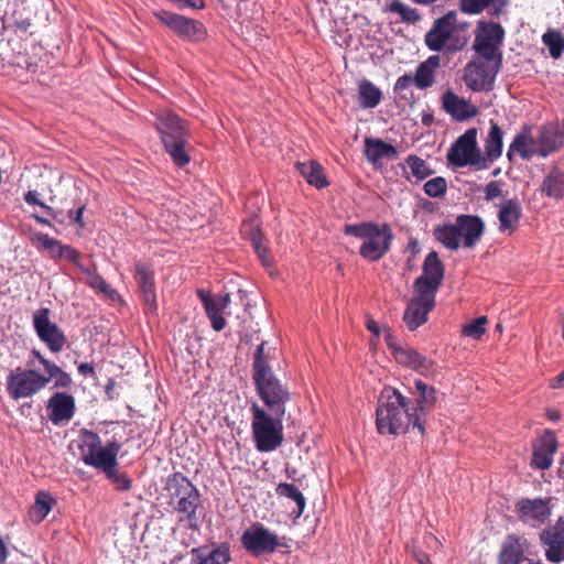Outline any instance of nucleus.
Returning <instances> with one entry per match:
<instances>
[{"instance_id": "obj_1", "label": "nucleus", "mask_w": 564, "mask_h": 564, "mask_svg": "<svg viewBox=\"0 0 564 564\" xmlns=\"http://www.w3.org/2000/svg\"><path fill=\"white\" fill-rule=\"evenodd\" d=\"M120 448V444L116 441L102 446L99 435L94 431L83 429L79 432L78 449L83 463L102 470L117 490L127 491L131 488V479L124 473L116 470Z\"/></svg>"}, {"instance_id": "obj_2", "label": "nucleus", "mask_w": 564, "mask_h": 564, "mask_svg": "<svg viewBox=\"0 0 564 564\" xmlns=\"http://www.w3.org/2000/svg\"><path fill=\"white\" fill-rule=\"evenodd\" d=\"M377 431L381 435L406 433L414 427V415L409 408V400L397 389H384L378 400L376 410Z\"/></svg>"}, {"instance_id": "obj_3", "label": "nucleus", "mask_w": 564, "mask_h": 564, "mask_svg": "<svg viewBox=\"0 0 564 564\" xmlns=\"http://www.w3.org/2000/svg\"><path fill=\"white\" fill-rule=\"evenodd\" d=\"M154 124L173 163L178 167L187 165L189 131L185 122L173 111L162 110L155 116Z\"/></svg>"}, {"instance_id": "obj_4", "label": "nucleus", "mask_w": 564, "mask_h": 564, "mask_svg": "<svg viewBox=\"0 0 564 564\" xmlns=\"http://www.w3.org/2000/svg\"><path fill=\"white\" fill-rule=\"evenodd\" d=\"M344 234L362 240L359 253L371 262L379 261L390 250L393 239L391 227L386 223L349 224L345 226Z\"/></svg>"}, {"instance_id": "obj_5", "label": "nucleus", "mask_w": 564, "mask_h": 564, "mask_svg": "<svg viewBox=\"0 0 564 564\" xmlns=\"http://www.w3.org/2000/svg\"><path fill=\"white\" fill-rule=\"evenodd\" d=\"M251 433L254 447L260 453H270L283 443V417L285 414L267 411L257 403L250 406Z\"/></svg>"}, {"instance_id": "obj_6", "label": "nucleus", "mask_w": 564, "mask_h": 564, "mask_svg": "<svg viewBox=\"0 0 564 564\" xmlns=\"http://www.w3.org/2000/svg\"><path fill=\"white\" fill-rule=\"evenodd\" d=\"M457 13L448 11L433 22L431 30L425 34L424 41L433 52H458L465 46V41L457 34Z\"/></svg>"}, {"instance_id": "obj_7", "label": "nucleus", "mask_w": 564, "mask_h": 564, "mask_svg": "<svg viewBox=\"0 0 564 564\" xmlns=\"http://www.w3.org/2000/svg\"><path fill=\"white\" fill-rule=\"evenodd\" d=\"M252 379L256 392L263 402L264 409L270 412L285 414L286 404L291 400L288 386L282 383L272 370L252 376Z\"/></svg>"}, {"instance_id": "obj_8", "label": "nucleus", "mask_w": 564, "mask_h": 564, "mask_svg": "<svg viewBox=\"0 0 564 564\" xmlns=\"http://www.w3.org/2000/svg\"><path fill=\"white\" fill-rule=\"evenodd\" d=\"M448 162L457 167L474 166L476 170L488 167L486 158L477 147V129H467L447 152Z\"/></svg>"}, {"instance_id": "obj_9", "label": "nucleus", "mask_w": 564, "mask_h": 564, "mask_svg": "<svg viewBox=\"0 0 564 564\" xmlns=\"http://www.w3.org/2000/svg\"><path fill=\"white\" fill-rule=\"evenodd\" d=\"M505 35V29L500 23L479 20L475 30L473 48L481 58L502 61L500 46Z\"/></svg>"}, {"instance_id": "obj_10", "label": "nucleus", "mask_w": 564, "mask_h": 564, "mask_svg": "<svg viewBox=\"0 0 564 564\" xmlns=\"http://www.w3.org/2000/svg\"><path fill=\"white\" fill-rule=\"evenodd\" d=\"M283 540L260 522H254L246 529L240 538L242 547L253 556L272 554L279 547L286 546Z\"/></svg>"}, {"instance_id": "obj_11", "label": "nucleus", "mask_w": 564, "mask_h": 564, "mask_svg": "<svg viewBox=\"0 0 564 564\" xmlns=\"http://www.w3.org/2000/svg\"><path fill=\"white\" fill-rule=\"evenodd\" d=\"M501 67L500 59L469 62L464 68V82L473 91H489L494 88L496 76Z\"/></svg>"}, {"instance_id": "obj_12", "label": "nucleus", "mask_w": 564, "mask_h": 564, "mask_svg": "<svg viewBox=\"0 0 564 564\" xmlns=\"http://www.w3.org/2000/svg\"><path fill=\"white\" fill-rule=\"evenodd\" d=\"M48 383V378L35 370L17 368L7 378V391L13 400L30 398Z\"/></svg>"}, {"instance_id": "obj_13", "label": "nucleus", "mask_w": 564, "mask_h": 564, "mask_svg": "<svg viewBox=\"0 0 564 564\" xmlns=\"http://www.w3.org/2000/svg\"><path fill=\"white\" fill-rule=\"evenodd\" d=\"M50 313L47 307L36 310L33 313V327L40 340L53 354H58L64 349L67 338L57 324L51 321Z\"/></svg>"}, {"instance_id": "obj_14", "label": "nucleus", "mask_w": 564, "mask_h": 564, "mask_svg": "<svg viewBox=\"0 0 564 564\" xmlns=\"http://www.w3.org/2000/svg\"><path fill=\"white\" fill-rule=\"evenodd\" d=\"M520 521L531 528H540L552 514L551 498H521L514 505Z\"/></svg>"}, {"instance_id": "obj_15", "label": "nucleus", "mask_w": 564, "mask_h": 564, "mask_svg": "<svg viewBox=\"0 0 564 564\" xmlns=\"http://www.w3.org/2000/svg\"><path fill=\"white\" fill-rule=\"evenodd\" d=\"M530 542L523 535L510 533L505 536L498 553V564H544L530 557Z\"/></svg>"}, {"instance_id": "obj_16", "label": "nucleus", "mask_w": 564, "mask_h": 564, "mask_svg": "<svg viewBox=\"0 0 564 564\" xmlns=\"http://www.w3.org/2000/svg\"><path fill=\"white\" fill-rule=\"evenodd\" d=\"M155 17L162 24L187 41L198 42L205 39L206 29L197 20L165 10L155 12Z\"/></svg>"}, {"instance_id": "obj_17", "label": "nucleus", "mask_w": 564, "mask_h": 564, "mask_svg": "<svg viewBox=\"0 0 564 564\" xmlns=\"http://www.w3.org/2000/svg\"><path fill=\"white\" fill-rule=\"evenodd\" d=\"M422 270V275L414 282L415 291H424L436 295L444 278V265L436 251L426 254Z\"/></svg>"}, {"instance_id": "obj_18", "label": "nucleus", "mask_w": 564, "mask_h": 564, "mask_svg": "<svg viewBox=\"0 0 564 564\" xmlns=\"http://www.w3.org/2000/svg\"><path fill=\"white\" fill-rule=\"evenodd\" d=\"M435 296L432 293L416 291L403 314V321L410 330H415L427 321L429 313L435 306Z\"/></svg>"}, {"instance_id": "obj_19", "label": "nucleus", "mask_w": 564, "mask_h": 564, "mask_svg": "<svg viewBox=\"0 0 564 564\" xmlns=\"http://www.w3.org/2000/svg\"><path fill=\"white\" fill-rule=\"evenodd\" d=\"M540 542L544 547V556L550 563L564 562V519L560 518L540 533Z\"/></svg>"}, {"instance_id": "obj_20", "label": "nucleus", "mask_w": 564, "mask_h": 564, "mask_svg": "<svg viewBox=\"0 0 564 564\" xmlns=\"http://www.w3.org/2000/svg\"><path fill=\"white\" fill-rule=\"evenodd\" d=\"M414 387L417 393L415 405L412 408L414 415V429H417L421 435L425 434L423 417L431 411L437 402L436 390L422 380H415Z\"/></svg>"}, {"instance_id": "obj_21", "label": "nucleus", "mask_w": 564, "mask_h": 564, "mask_svg": "<svg viewBox=\"0 0 564 564\" xmlns=\"http://www.w3.org/2000/svg\"><path fill=\"white\" fill-rule=\"evenodd\" d=\"M170 506H172L174 511L181 514L180 521L186 520L188 522V529L198 530L204 510L202 496L198 489L192 494L189 492V495L176 500Z\"/></svg>"}, {"instance_id": "obj_22", "label": "nucleus", "mask_w": 564, "mask_h": 564, "mask_svg": "<svg viewBox=\"0 0 564 564\" xmlns=\"http://www.w3.org/2000/svg\"><path fill=\"white\" fill-rule=\"evenodd\" d=\"M557 449V440L551 430H546L533 445L531 467L539 470L549 469Z\"/></svg>"}, {"instance_id": "obj_23", "label": "nucleus", "mask_w": 564, "mask_h": 564, "mask_svg": "<svg viewBox=\"0 0 564 564\" xmlns=\"http://www.w3.org/2000/svg\"><path fill=\"white\" fill-rule=\"evenodd\" d=\"M46 409L54 425L67 423L75 414V399L66 392H56L48 399Z\"/></svg>"}, {"instance_id": "obj_24", "label": "nucleus", "mask_w": 564, "mask_h": 564, "mask_svg": "<svg viewBox=\"0 0 564 564\" xmlns=\"http://www.w3.org/2000/svg\"><path fill=\"white\" fill-rule=\"evenodd\" d=\"M539 156L547 158L564 145V126L546 123L540 128L538 135Z\"/></svg>"}, {"instance_id": "obj_25", "label": "nucleus", "mask_w": 564, "mask_h": 564, "mask_svg": "<svg viewBox=\"0 0 564 564\" xmlns=\"http://www.w3.org/2000/svg\"><path fill=\"white\" fill-rule=\"evenodd\" d=\"M442 107L456 121H465L478 113V108L454 91L447 90L442 96Z\"/></svg>"}, {"instance_id": "obj_26", "label": "nucleus", "mask_w": 564, "mask_h": 564, "mask_svg": "<svg viewBox=\"0 0 564 564\" xmlns=\"http://www.w3.org/2000/svg\"><path fill=\"white\" fill-rule=\"evenodd\" d=\"M456 225L459 229L462 243L465 248H473L476 246L485 229L482 219L474 215H459L456 218Z\"/></svg>"}, {"instance_id": "obj_27", "label": "nucleus", "mask_w": 564, "mask_h": 564, "mask_svg": "<svg viewBox=\"0 0 564 564\" xmlns=\"http://www.w3.org/2000/svg\"><path fill=\"white\" fill-rule=\"evenodd\" d=\"M393 357L399 365L408 367L422 375H429L434 369V362L431 359L409 346H401Z\"/></svg>"}, {"instance_id": "obj_28", "label": "nucleus", "mask_w": 564, "mask_h": 564, "mask_svg": "<svg viewBox=\"0 0 564 564\" xmlns=\"http://www.w3.org/2000/svg\"><path fill=\"white\" fill-rule=\"evenodd\" d=\"M522 216V207L517 198L505 199L499 205L498 220L499 231L511 234L516 230Z\"/></svg>"}, {"instance_id": "obj_29", "label": "nucleus", "mask_w": 564, "mask_h": 564, "mask_svg": "<svg viewBox=\"0 0 564 564\" xmlns=\"http://www.w3.org/2000/svg\"><path fill=\"white\" fill-rule=\"evenodd\" d=\"M230 560L228 543H221L210 551L206 546L191 550V564H227Z\"/></svg>"}, {"instance_id": "obj_30", "label": "nucleus", "mask_w": 564, "mask_h": 564, "mask_svg": "<svg viewBox=\"0 0 564 564\" xmlns=\"http://www.w3.org/2000/svg\"><path fill=\"white\" fill-rule=\"evenodd\" d=\"M511 151H517L522 160H530L539 156L538 139L533 137V129L530 124H523L511 142Z\"/></svg>"}, {"instance_id": "obj_31", "label": "nucleus", "mask_w": 564, "mask_h": 564, "mask_svg": "<svg viewBox=\"0 0 564 564\" xmlns=\"http://www.w3.org/2000/svg\"><path fill=\"white\" fill-rule=\"evenodd\" d=\"M134 279L142 293L144 303L149 308H153L156 302L154 273L153 270L143 262L135 264Z\"/></svg>"}, {"instance_id": "obj_32", "label": "nucleus", "mask_w": 564, "mask_h": 564, "mask_svg": "<svg viewBox=\"0 0 564 564\" xmlns=\"http://www.w3.org/2000/svg\"><path fill=\"white\" fill-rule=\"evenodd\" d=\"M441 57L431 55L424 62L420 63L414 74V85L424 90L435 84V72L440 67Z\"/></svg>"}, {"instance_id": "obj_33", "label": "nucleus", "mask_w": 564, "mask_h": 564, "mask_svg": "<svg viewBox=\"0 0 564 564\" xmlns=\"http://www.w3.org/2000/svg\"><path fill=\"white\" fill-rule=\"evenodd\" d=\"M365 155L367 160L376 165L381 159L393 160L398 151L397 149L390 144L384 142L381 139L376 138H366L365 139Z\"/></svg>"}, {"instance_id": "obj_34", "label": "nucleus", "mask_w": 564, "mask_h": 564, "mask_svg": "<svg viewBox=\"0 0 564 564\" xmlns=\"http://www.w3.org/2000/svg\"><path fill=\"white\" fill-rule=\"evenodd\" d=\"M165 489L171 499L170 505L197 490V487L182 473L170 475L165 482Z\"/></svg>"}, {"instance_id": "obj_35", "label": "nucleus", "mask_w": 564, "mask_h": 564, "mask_svg": "<svg viewBox=\"0 0 564 564\" xmlns=\"http://www.w3.org/2000/svg\"><path fill=\"white\" fill-rule=\"evenodd\" d=\"M541 192L545 196L560 200L564 197V170L553 167L541 184Z\"/></svg>"}, {"instance_id": "obj_36", "label": "nucleus", "mask_w": 564, "mask_h": 564, "mask_svg": "<svg viewBox=\"0 0 564 564\" xmlns=\"http://www.w3.org/2000/svg\"><path fill=\"white\" fill-rule=\"evenodd\" d=\"M489 124L490 129L485 140V158L487 161L494 162L502 154L503 131L494 120H490Z\"/></svg>"}, {"instance_id": "obj_37", "label": "nucleus", "mask_w": 564, "mask_h": 564, "mask_svg": "<svg viewBox=\"0 0 564 564\" xmlns=\"http://www.w3.org/2000/svg\"><path fill=\"white\" fill-rule=\"evenodd\" d=\"M197 294L203 303L204 310L210 321L213 329L216 332L223 330L226 326V321L223 316L225 310L220 308L218 303L204 291L198 290Z\"/></svg>"}, {"instance_id": "obj_38", "label": "nucleus", "mask_w": 564, "mask_h": 564, "mask_svg": "<svg viewBox=\"0 0 564 564\" xmlns=\"http://www.w3.org/2000/svg\"><path fill=\"white\" fill-rule=\"evenodd\" d=\"M382 98L381 90L370 80L362 79L358 84V104L362 109L377 107Z\"/></svg>"}, {"instance_id": "obj_39", "label": "nucleus", "mask_w": 564, "mask_h": 564, "mask_svg": "<svg viewBox=\"0 0 564 564\" xmlns=\"http://www.w3.org/2000/svg\"><path fill=\"white\" fill-rule=\"evenodd\" d=\"M434 237L437 241H440L445 248L455 251L462 245V237L459 234V229L455 224H443L437 226L434 229Z\"/></svg>"}, {"instance_id": "obj_40", "label": "nucleus", "mask_w": 564, "mask_h": 564, "mask_svg": "<svg viewBox=\"0 0 564 564\" xmlns=\"http://www.w3.org/2000/svg\"><path fill=\"white\" fill-rule=\"evenodd\" d=\"M297 171L303 177L314 185L316 188H323L327 185L325 175L323 174L322 166L316 162H302L296 164Z\"/></svg>"}, {"instance_id": "obj_41", "label": "nucleus", "mask_w": 564, "mask_h": 564, "mask_svg": "<svg viewBox=\"0 0 564 564\" xmlns=\"http://www.w3.org/2000/svg\"><path fill=\"white\" fill-rule=\"evenodd\" d=\"M54 503L55 500L50 494L44 491L39 492L36 495L35 502L30 510L31 520L35 523L42 522L52 510Z\"/></svg>"}, {"instance_id": "obj_42", "label": "nucleus", "mask_w": 564, "mask_h": 564, "mask_svg": "<svg viewBox=\"0 0 564 564\" xmlns=\"http://www.w3.org/2000/svg\"><path fill=\"white\" fill-rule=\"evenodd\" d=\"M82 272H84L86 278V284L96 290L97 292L104 294L106 297L115 301L119 297L116 290H113L106 281L105 279L99 275L97 272L91 271L87 268H80Z\"/></svg>"}, {"instance_id": "obj_43", "label": "nucleus", "mask_w": 564, "mask_h": 564, "mask_svg": "<svg viewBox=\"0 0 564 564\" xmlns=\"http://www.w3.org/2000/svg\"><path fill=\"white\" fill-rule=\"evenodd\" d=\"M275 492L279 497L286 498L295 502L297 508L296 517H300L304 512L306 506L305 497L295 485L281 482L276 486Z\"/></svg>"}, {"instance_id": "obj_44", "label": "nucleus", "mask_w": 564, "mask_h": 564, "mask_svg": "<svg viewBox=\"0 0 564 564\" xmlns=\"http://www.w3.org/2000/svg\"><path fill=\"white\" fill-rule=\"evenodd\" d=\"M542 42L547 47L551 57L558 59L564 53V36L563 34L553 29H549L542 35Z\"/></svg>"}, {"instance_id": "obj_45", "label": "nucleus", "mask_w": 564, "mask_h": 564, "mask_svg": "<svg viewBox=\"0 0 564 564\" xmlns=\"http://www.w3.org/2000/svg\"><path fill=\"white\" fill-rule=\"evenodd\" d=\"M405 165L410 169L411 175L415 177L416 181H423L433 174V170L430 167L429 163L415 154L406 156Z\"/></svg>"}, {"instance_id": "obj_46", "label": "nucleus", "mask_w": 564, "mask_h": 564, "mask_svg": "<svg viewBox=\"0 0 564 564\" xmlns=\"http://www.w3.org/2000/svg\"><path fill=\"white\" fill-rule=\"evenodd\" d=\"M35 239L41 243L52 259H62V252L66 245H63L59 240L50 237L46 234H35Z\"/></svg>"}, {"instance_id": "obj_47", "label": "nucleus", "mask_w": 564, "mask_h": 564, "mask_svg": "<svg viewBox=\"0 0 564 564\" xmlns=\"http://www.w3.org/2000/svg\"><path fill=\"white\" fill-rule=\"evenodd\" d=\"M389 11L399 14L404 22L415 23L420 20V14L416 9L410 8L399 0L390 2Z\"/></svg>"}, {"instance_id": "obj_48", "label": "nucleus", "mask_w": 564, "mask_h": 564, "mask_svg": "<svg viewBox=\"0 0 564 564\" xmlns=\"http://www.w3.org/2000/svg\"><path fill=\"white\" fill-rule=\"evenodd\" d=\"M486 316H479L463 327V334L474 339H479L486 332Z\"/></svg>"}, {"instance_id": "obj_49", "label": "nucleus", "mask_w": 564, "mask_h": 564, "mask_svg": "<svg viewBox=\"0 0 564 564\" xmlns=\"http://www.w3.org/2000/svg\"><path fill=\"white\" fill-rule=\"evenodd\" d=\"M267 359L264 358V343H261L256 348L252 362V376H258L267 371H271Z\"/></svg>"}, {"instance_id": "obj_50", "label": "nucleus", "mask_w": 564, "mask_h": 564, "mask_svg": "<svg viewBox=\"0 0 564 564\" xmlns=\"http://www.w3.org/2000/svg\"><path fill=\"white\" fill-rule=\"evenodd\" d=\"M447 183L442 176L434 177L424 184V192L430 197H441L446 193Z\"/></svg>"}, {"instance_id": "obj_51", "label": "nucleus", "mask_w": 564, "mask_h": 564, "mask_svg": "<svg viewBox=\"0 0 564 564\" xmlns=\"http://www.w3.org/2000/svg\"><path fill=\"white\" fill-rule=\"evenodd\" d=\"M459 9L463 13L469 15H477L489 8L486 0H458Z\"/></svg>"}, {"instance_id": "obj_52", "label": "nucleus", "mask_w": 564, "mask_h": 564, "mask_svg": "<svg viewBox=\"0 0 564 564\" xmlns=\"http://www.w3.org/2000/svg\"><path fill=\"white\" fill-rule=\"evenodd\" d=\"M258 228V225L256 226ZM250 240L257 252L258 257L261 259L264 265L270 263L269 261V250L262 242V237L260 231L257 229L254 232L250 234Z\"/></svg>"}, {"instance_id": "obj_53", "label": "nucleus", "mask_w": 564, "mask_h": 564, "mask_svg": "<svg viewBox=\"0 0 564 564\" xmlns=\"http://www.w3.org/2000/svg\"><path fill=\"white\" fill-rule=\"evenodd\" d=\"M40 193L37 191H29L24 194V200L29 205H37L42 207L50 216L56 217L55 210L39 199Z\"/></svg>"}, {"instance_id": "obj_54", "label": "nucleus", "mask_w": 564, "mask_h": 564, "mask_svg": "<svg viewBox=\"0 0 564 564\" xmlns=\"http://www.w3.org/2000/svg\"><path fill=\"white\" fill-rule=\"evenodd\" d=\"M501 194H502V189H501L500 184L496 181H491L485 187L484 198L487 202H491L495 198L501 196Z\"/></svg>"}, {"instance_id": "obj_55", "label": "nucleus", "mask_w": 564, "mask_h": 564, "mask_svg": "<svg viewBox=\"0 0 564 564\" xmlns=\"http://www.w3.org/2000/svg\"><path fill=\"white\" fill-rule=\"evenodd\" d=\"M383 337H384V341L389 348V350L391 351L392 356L395 355V351L402 346L398 343L395 336L393 335V333L391 332L390 328L388 327H384L383 328Z\"/></svg>"}, {"instance_id": "obj_56", "label": "nucleus", "mask_w": 564, "mask_h": 564, "mask_svg": "<svg viewBox=\"0 0 564 564\" xmlns=\"http://www.w3.org/2000/svg\"><path fill=\"white\" fill-rule=\"evenodd\" d=\"M412 84H414V76L411 74H404L397 79L393 89L395 93L400 94L408 89Z\"/></svg>"}, {"instance_id": "obj_57", "label": "nucleus", "mask_w": 564, "mask_h": 564, "mask_svg": "<svg viewBox=\"0 0 564 564\" xmlns=\"http://www.w3.org/2000/svg\"><path fill=\"white\" fill-rule=\"evenodd\" d=\"M53 378L55 379V388H67L72 383L70 376L67 372L63 371L61 368L58 372L54 373Z\"/></svg>"}, {"instance_id": "obj_58", "label": "nucleus", "mask_w": 564, "mask_h": 564, "mask_svg": "<svg viewBox=\"0 0 564 564\" xmlns=\"http://www.w3.org/2000/svg\"><path fill=\"white\" fill-rule=\"evenodd\" d=\"M41 365L44 367V370L46 372L45 378H48V382L51 379H53L54 373L59 371V367L55 365L54 362L50 361L48 359L41 357Z\"/></svg>"}, {"instance_id": "obj_59", "label": "nucleus", "mask_w": 564, "mask_h": 564, "mask_svg": "<svg viewBox=\"0 0 564 564\" xmlns=\"http://www.w3.org/2000/svg\"><path fill=\"white\" fill-rule=\"evenodd\" d=\"M508 6V0H497L489 6V14L491 17H500L502 14L505 8Z\"/></svg>"}, {"instance_id": "obj_60", "label": "nucleus", "mask_w": 564, "mask_h": 564, "mask_svg": "<svg viewBox=\"0 0 564 564\" xmlns=\"http://www.w3.org/2000/svg\"><path fill=\"white\" fill-rule=\"evenodd\" d=\"M62 258H65L69 262L76 264L79 260V252L76 249L72 248L70 246L66 245L62 252Z\"/></svg>"}, {"instance_id": "obj_61", "label": "nucleus", "mask_w": 564, "mask_h": 564, "mask_svg": "<svg viewBox=\"0 0 564 564\" xmlns=\"http://www.w3.org/2000/svg\"><path fill=\"white\" fill-rule=\"evenodd\" d=\"M85 210V205H82L77 208V210H69L68 218L72 219L75 224H77L80 228L84 227L83 214Z\"/></svg>"}, {"instance_id": "obj_62", "label": "nucleus", "mask_w": 564, "mask_h": 564, "mask_svg": "<svg viewBox=\"0 0 564 564\" xmlns=\"http://www.w3.org/2000/svg\"><path fill=\"white\" fill-rule=\"evenodd\" d=\"M176 3L180 9H184V8L200 9L204 7L203 0H177Z\"/></svg>"}, {"instance_id": "obj_63", "label": "nucleus", "mask_w": 564, "mask_h": 564, "mask_svg": "<svg viewBox=\"0 0 564 564\" xmlns=\"http://www.w3.org/2000/svg\"><path fill=\"white\" fill-rule=\"evenodd\" d=\"M412 554L417 564H430V558L423 551L413 550Z\"/></svg>"}, {"instance_id": "obj_64", "label": "nucleus", "mask_w": 564, "mask_h": 564, "mask_svg": "<svg viewBox=\"0 0 564 564\" xmlns=\"http://www.w3.org/2000/svg\"><path fill=\"white\" fill-rule=\"evenodd\" d=\"M550 387L553 389H564V370L552 379Z\"/></svg>"}]
</instances>
